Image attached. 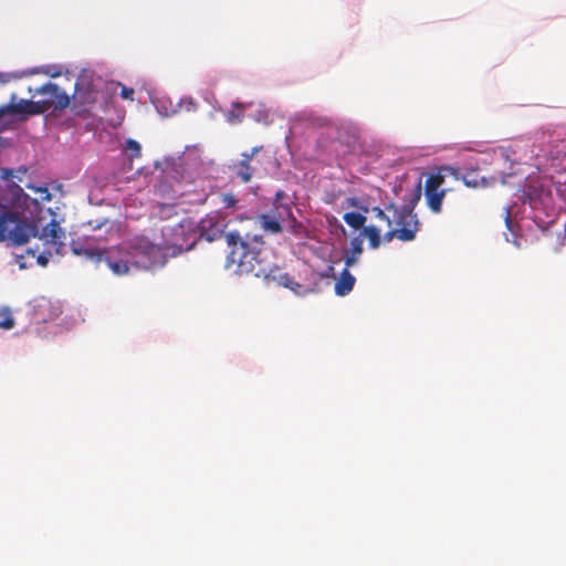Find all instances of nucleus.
<instances>
[{
    "label": "nucleus",
    "mask_w": 566,
    "mask_h": 566,
    "mask_svg": "<svg viewBox=\"0 0 566 566\" xmlns=\"http://www.w3.org/2000/svg\"><path fill=\"white\" fill-rule=\"evenodd\" d=\"M161 248L144 235L127 239L108 252L105 262L115 275H126L133 268L149 269L163 263Z\"/></svg>",
    "instance_id": "obj_1"
},
{
    "label": "nucleus",
    "mask_w": 566,
    "mask_h": 566,
    "mask_svg": "<svg viewBox=\"0 0 566 566\" xmlns=\"http://www.w3.org/2000/svg\"><path fill=\"white\" fill-rule=\"evenodd\" d=\"M226 241L230 248L228 255V265H237L239 273H253L255 276L265 275L266 269L262 266L261 254L263 251L264 240L262 235H242L238 231L226 234Z\"/></svg>",
    "instance_id": "obj_2"
},
{
    "label": "nucleus",
    "mask_w": 566,
    "mask_h": 566,
    "mask_svg": "<svg viewBox=\"0 0 566 566\" xmlns=\"http://www.w3.org/2000/svg\"><path fill=\"white\" fill-rule=\"evenodd\" d=\"M32 237H38L48 245V253L50 255L52 251L56 254H62L65 247V231L61 228L56 219H52L39 233L38 226L34 222L22 220L17 213V221L12 223L8 240H11L17 245H22Z\"/></svg>",
    "instance_id": "obj_3"
},
{
    "label": "nucleus",
    "mask_w": 566,
    "mask_h": 566,
    "mask_svg": "<svg viewBox=\"0 0 566 566\" xmlns=\"http://www.w3.org/2000/svg\"><path fill=\"white\" fill-rule=\"evenodd\" d=\"M420 197L421 184L419 181L408 205L398 207L390 203L386 207V210L392 213L396 226L384 234V240L386 242H390L394 239H398L402 242H409L416 239V235L420 230V222L417 214L413 212V209L420 200Z\"/></svg>",
    "instance_id": "obj_4"
},
{
    "label": "nucleus",
    "mask_w": 566,
    "mask_h": 566,
    "mask_svg": "<svg viewBox=\"0 0 566 566\" xmlns=\"http://www.w3.org/2000/svg\"><path fill=\"white\" fill-rule=\"evenodd\" d=\"M447 176L459 178L458 169L444 166L440 167L436 172L430 174L424 182V198L429 209L433 213H440L442 210V201L446 197V190L441 189Z\"/></svg>",
    "instance_id": "obj_5"
},
{
    "label": "nucleus",
    "mask_w": 566,
    "mask_h": 566,
    "mask_svg": "<svg viewBox=\"0 0 566 566\" xmlns=\"http://www.w3.org/2000/svg\"><path fill=\"white\" fill-rule=\"evenodd\" d=\"M33 94H39L42 97L36 102V105L42 109V114L50 111H62L69 107L71 98L57 84L48 82L34 90L30 88Z\"/></svg>",
    "instance_id": "obj_6"
},
{
    "label": "nucleus",
    "mask_w": 566,
    "mask_h": 566,
    "mask_svg": "<svg viewBox=\"0 0 566 566\" xmlns=\"http://www.w3.org/2000/svg\"><path fill=\"white\" fill-rule=\"evenodd\" d=\"M293 218L290 205H279L272 208L270 212L260 213L255 217L256 223L264 232L279 234L283 231L282 222Z\"/></svg>",
    "instance_id": "obj_7"
},
{
    "label": "nucleus",
    "mask_w": 566,
    "mask_h": 566,
    "mask_svg": "<svg viewBox=\"0 0 566 566\" xmlns=\"http://www.w3.org/2000/svg\"><path fill=\"white\" fill-rule=\"evenodd\" d=\"M97 99V91L93 83L92 74L82 72L75 82V91L73 94L74 104L86 109Z\"/></svg>",
    "instance_id": "obj_8"
},
{
    "label": "nucleus",
    "mask_w": 566,
    "mask_h": 566,
    "mask_svg": "<svg viewBox=\"0 0 566 566\" xmlns=\"http://www.w3.org/2000/svg\"><path fill=\"white\" fill-rule=\"evenodd\" d=\"M226 221L217 212H211L200 220L198 223V232L200 238L212 242L223 235Z\"/></svg>",
    "instance_id": "obj_9"
},
{
    "label": "nucleus",
    "mask_w": 566,
    "mask_h": 566,
    "mask_svg": "<svg viewBox=\"0 0 566 566\" xmlns=\"http://www.w3.org/2000/svg\"><path fill=\"white\" fill-rule=\"evenodd\" d=\"M72 252L77 256H83L86 260H90L96 264L105 261L108 252L115 253V248L109 249H101L93 247L88 239L85 240H73L71 243Z\"/></svg>",
    "instance_id": "obj_10"
},
{
    "label": "nucleus",
    "mask_w": 566,
    "mask_h": 566,
    "mask_svg": "<svg viewBox=\"0 0 566 566\" xmlns=\"http://www.w3.org/2000/svg\"><path fill=\"white\" fill-rule=\"evenodd\" d=\"M262 147H253L251 151L242 153L241 159L229 165V170L242 182L248 184L252 180L255 169L251 166V160Z\"/></svg>",
    "instance_id": "obj_11"
},
{
    "label": "nucleus",
    "mask_w": 566,
    "mask_h": 566,
    "mask_svg": "<svg viewBox=\"0 0 566 566\" xmlns=\"http://www.w3.org/2000/svg\"><path fill=\"white\" fill-rule=\"evenodd\" d=\"M42 114V109H40L36 105L35 101L30 99H19L15 102V96L13 95L11 102L2 107H0V117L1 119L7 115H22L23 118L29 115H39Z\"/></svg>",
    "instance_id": "obj_12"
},
{
    "label": "nucleus",
    "mask_w": 566,
    "mask_h": 566,
    "mask_svg": "<svg viewBox=\"0 0 566 566\" xmlns=\"http://www.w3.org/2000/svg\"><path fill=\"white\" fill-rule=\"evenodd\" d=\"M355 281L356 280L354 275H352L350 272L348 271V268H345L342 271L340 276L335 284V293L339 296L347 295L353 291Z\"/></svg>",
    "instance_id": "obj_13"
},
{
    "label": "nucleus",
    "mask_w": 566,
    "mask_h": 566,
    "mask_svg": "<svg viewBox=\"0 0 566 566\" xmlns=\"http://www.w3.org/2000/svg\"><path fill=\"white\" fill-rule=\"evenodd\" d=\"M14 221H17V212L10 210L0 211V242L8 240Z\"/></svg>",
    "instance_id": "obj_14"
},
{
    "label": "nucleus",
    "mask_w": 566,
    "mask_h": 566,
    "mask_svg": "<svg viewBox=\"0 0 566 566\" xmlns=\"http://www.w3.org/2000/svg\"><path fill=\"white\" fill-rule=\"evenodd\" d=\"M360 234L369 240V247L371 249H378L380 247V230L375 226L364 227Z\"/></svg>",
    "instance_id": "obj_15"
},
{
    "label": "nucleus",
    "mask_w": 566,
    "mask_h": 566,
    "mask_svg": "<svg viewBox=\"0 0 566 566\" xmlns=\"http://www.w3.org/2000/svg\"><path fill=\"white\" fill-rule=\"evenodd\" d=\"M352 244V254L347 255L345 259V265L346 268L353 266L357 262V258L363 252V240L359 238H354L350 242Z\"/></svg>",
    "instance_id": "obj_16"
},
{
    "label": "nucleus",
    "mask_w": 566,
    "mask_h": 566,
    "mask_svg": "<svg viewBox=\"0 0 566 566\" xmlns=\"http://www.w3.org/2000/svg\"><path fill=\"white\" fill-rule=\"evenodd\" d=\"M344 221L352 227L353 229H360L365 227L366 223V217L359 212H346L343 216Z\"/></svg>",
    "instance_id": "obj_17"
},
{
    "label": "nucleus",
    "mask_w": 566,
    "mask_h": 566,
    "mask_svg": "<svg viewBox=\"0 0 566 566\" xmlns=\"http://www.w3.org/2000/svg\"><path fill=\"white\" fill-rule=\"evenodd\" d=\"M242 104L233 103V108L229 111L226 115L228 123L238 124L243 119V113L241 111Z\"/></svg>",
    "instance_id": "obj_18"
},
{
    "label": "nucleus",
    "mask_w": 566,
    "mask_h": 566,
    "mask_svg": "<svg viewBox=\"0 0 566 566\" xmlns=\"http://www.w3.org/2000/svg\"><path fill=\"white\" fill-rule=\"evenodd\" d=\"M220 202L223 208H234L238 203V200L234 195L227 192L220 195Z\"/></svg>",
    "instance_id": "obj_19"
},
{
    "label": "nucleus",
    "mask_w": 566,
    "mask_h": 566,
    "mask_svg": "<svg viewBox=\"0 0 566 566\" xmlns=\"http://www.w3.org/2000/svg\"><path fill=\"white\" fill-rule=\"evenodd\" d=\"M373 211L375 212L376 218L385 221L389 228H391L392 224H395L394 217L390 218L382 209L376 207L373 209Z\"/></svg>",
    "instance_id": "obj_20"
},
{
    "label": "nucleus",
    "mask_w": 566,
    "mask_h": 566,
    "mask_svg": "<svg viewBox=\"0 0 566 566\" xmlns=\"http://www.w3.org/2000/svg\"><path fill=\"white\" fill-rule=\"evenodd\" d=\"M373 211L375 212L376 218L385 221L389 228H391L392 224H395L394 217L390 218L382 209L376 207L373 209Z\"/></svg>",
    "instance_id": "obj_21"
},
{
    "label": "nucleus",
    "mask_w": 566,
    "mask_h": 566,
    "mask_svg": "<svg viewBox=\"0 0 566 566\" xmlns=\"http://www.w3.org/2000/svg\"><path fill=\"white\" fill-rule=\"evenodd\" d=\"M373 211L375 212L376 218L385 221L389 228H391L392 224H395L394 217L390 218L382 209L376 207L373 209Z\"/></svg>",
    "instance_id": "obj_22"
},
{
    "label": "nucleus",
    "mask_w": 566,
    "mask_h": 566,
    "mask_svg": "<svg viewBox=\"0 0 566 566\" xmlns=\"http://www.w3.org/2000/svg\"><path fill=\"white\" fill-rule=\"evenodd\" d=\"M373 211L375 212L376 218L385 221L389 228H391L392 224H395L394 217L390 218L382 209L376 207L373 209Z\"/></svg>",
    "instance_id": "obj_23"
},
{
    "label": "nucleus",
    "mask_w": 566,
    "mask_h": 566,
    "mask_svg": "<svg viewBox=\"0 0 566 566\" xmlns=\"http://www.w3.org/2000/svg\"><path fill=\"white\" fill-rule=\"evenodd\" d=\"M126 150H130L133 154H132V157H140V145L138 142L134 140V139H127L126 140V146H125Z\"/></svg>",
    "instance_id": "obj_24"
},
{
    "label": "nucleus",
    "mask_w": 566,
    "mask_h": 566,
    "mask_svg": "<svg viewBox=\"0 0 566 566\" xmlns=\"http://www.w3.org/2000/svg\"><path fill=\"white\" fill-rule=\"evenodd\" d=\"M14 327V319L10 315V313H7L6 315H2L0 317V328L3 329H11Z\"/></svg>",
    "instance_id": "obj_25"
},
{
    "label": "nucleus",
    "mask_w": 566,
    "mask_h": 566,
    "mask_svg": "<svg viewBox=\"0 0 566 566\" xmlns=\"http://www.w3.org/2000/svg\"><path fill=\"white\" fill-rule=\"evenodd\" d=\"M279 283H280L281 285H283V286H285V287H290V289H293V285H294V284H295V285H297V284L294 282L293 277H292L290 274H287V273H281V274L279 275Z\"/></svg>",
    "instance_id": "obj_26"
},
{
    "label": "nucleus",
    "mask_w": 566,
    "mask_h": 566,
    "mask_svg": "<svg viewBox=\"0 0 566 566\" xmlns=\"http://www.w3.org/2000/svg\"><path fill=\"white\" fill-rule=\"evenodd\" d=\"M462 180H463L464 185L468 187L475 188L479 186V180L473 172H469V174L462 176Z\"/></svg>",
    "instance_id": "obj_27"
},
{
    "label": "nucleus",
    "mask_w": 566,
    "mask_h": 566,
    "mask_svg": "<svg viewBox=\"0 0 566 566\" xmlns=\"http://www.w3.org/2000/svg\"><path fill=\"white\" fill-rule=\"evenodd\" d=\"M134 90L130 88V87H127V86H123L122 90H120V97L124 98V99H129V101H133L134 99Z\"/></svg>",
    "instance_id": "obj_28"
},
{
    "label": "nucleus",
    "mask_w": 566,
    "mask_h": 566,
    "mask_svg": "<svg viewBox=\"0 0 566 566\" xmlns=\"http://www.w3.org/2000/svg\"><path fill=\"white\" fill-rule=\"evenodd\" d=\"M285 198V192L283 190H277L275 192L274 201H273V208L279 207V205H284L282 200Z\"/></svg>",
    "instance_id": "obj_29"
},
{
    "label": "nucleus",
    "mask_w": 566,
    "mask_h": 566,
    "mask_svg": "<svg viewBox=\"0 0 566 566\" xmlns=\"http://www.w3.org/2000/svg\"><path fill=\"white\" fill-rule=\"evenodd\" d=\"M504 221H505V224L507 227V229H512V218H511V209L510 207H505L504 208Z\"/></svg>",
    "instance_id": "obj_30"
},
{
    "label": "nucleus",
    "mask_w": 566,
    "mask_h": 566,
    "mask_svg": "<svg viewBox=\"0 0 566 566\" xmlns=\"http://www.w3.org/2000/svg\"><path fill=\"white\" fill-rule=\"evenodd\" d=\"M38 191L41 193V199L45 201H50L52 196L49 192L48 188H38Z\"/></svg>",
    "instance_id": "obj_31"
},
{
    "label": "nucleus",
    "mask_w": 566,
    "mask_h": 566,
    "mask_svg": "<svg viewBox=\"0 0 566 566\" xmlns=\"http://www.w3.org/2000/svg\"><path fill=\"white\" fill-rule=\"evenodd\" d=\"M38 262L41 264V265H46L48 262H49V258L45 255V254H41L39 258H38Z\"/></svg>",
    "instance_id": "obj_32"
},
{
    "label": "nucleus",
    "mask_w": 566,
    "mask_h": 566,
    "mask_svg": "<svg viewBox=\"0 0 566 566\" xmlns=\"http://www.w3.org/2000/svg\"><path fill=\"white\" fill-rule=\"evenodd\" d=\"M537 201H542V195H539L538 197H531L530 198V203L533 206V207H536L537 206Z\"/></svg>",
    "instance_id": "obj_33"
},
{
    "label": "nucleus",
    "mask_w": 566,
    "mask_h": 566,
    "mask_svg": "<svg viewBox=\"0 0 566 566\" xmlns=\"http://www.w3.org/2000/svg\"><path fill=\"white\" fill-rule=\"evenodd\" d=\"M13 176L12 170L10 169H3L1 177L3 179H9Z\"/></svg>",
    "instance_id": "obj_34"
},
{
    "label": "nucleus",
    "mask_w": 566,
    "mask_h": 566,
    "mask_svg": "<svg viewBox=\"0 0 566 566\" xmlns=\"http://www.w3.org/2000/svg\"><path fill=\"white\" fill-rule=\"evenodd\" d=\"M107 222H108V220H105L104 222H98L96 224H93V222L91 221L90 224L92 226V228L94 230H98V229L103 228Z\"/></svg>",
    "instance_id": "obj_35"
},
{
    "label": "nucleus",
    "mask_w": 566,
    "mask_h": 566,
    "mask_svg": "<svg viewBox=\"0 0 566 566\" xmlns=\"http://www.w3.org/2000/svg\"><path fill=\"white\" fill-rule=\"evenodd\" d=\"M14 189H15L17 193H23V190L20 186L14 185Z\"/></svg>",
    "instance_id": "obj_36"
},
{
    "label": "nucleus",
    "mask_w": 566,
    "mask_h": 566,
    "mask_svg": "<svg viewBox=\"0 0 566 566\" xmlns=\"http://www.w3.org/2000/svg\"><path fill=\"white\" fill-rule=\"evenodd\" d=\"M193 245V242L191 244H189L185 250H190Z\"/></svg>",
    "instance_id": "obj_37"
}]
</instances>
